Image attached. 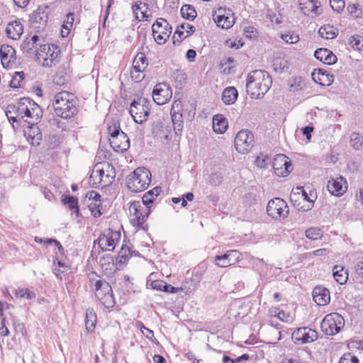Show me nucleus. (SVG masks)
I'll use <instances>...</instances> for the list:
<instances>
[{
    "label": "nucleus",
    "instance_id": "obj_51",
    "mask_svg": "<svg viewBox=\"0 0 363 363\" xmlns=\"http://www.w3.org/2000/svg\"><path fill=\"white\" fill-rule=\"evenodd\" d=\"M270 160L271 159L268 155L261 153L257 157L255 164L257 167L264 168L270 162Z\"/></svg>",
    "mask_w": 363,
    "mask_h": 363
},
{
    "label": "nucleus",
    "instance_id": "obj_15",
    "mask_svg": "<svg viewBox=\"0 0 363 363\" xmlns=\"http://www.w3.org/2000/svg\"><path fill=\"white\" fill-rule=\"evenodd\" d=\"M172 97L170 88L165 84H156L152 91V99L158 105L166 104Z\"/></svg>",
    "mask_w": 363,
    "mask_h": 363
},
{
    "label": "nucleus",
    "instance_id": "obj_30",
    "mask_svg": "<svg viewBox=\"0 0 363 363\" xmlns=\"http://www.w3.org/2000/svg\"><path fill=\"white\" fill-rule=\"evenodd\" d=\"M40 38L38 35H33L31 37H26L21 45V50L23 52L30 55L35 52L34 48L37 46V43L39 41Z\"/></svg>",
    "mask_w": 363,
    "mask_h": 363
},
{
    "label": "nucleus",
    "instance_id": "obj_38",
    "mask_svg": "<svg viewBox=\"0 0 363 363\" xmlns=\"http://www.w3.org/2000/svg\"><path fill=\"white\" fill-rule=\"evenodd\" d=\"M213 20L218 27L223 29H228L231 28L234 23L233 21H230L228 16H225L223 14L218 15L213 18Z\"/></svg>",
    "mask_w": 363,
    "mask_h": 363
},
{
    "label": "nucleus",
    "instance_id": "obj_24",
    "mask_svg": "<svg viewBox=\"0 0 363 363\" xmlns=\"http://www.w3.org/2000/svg\"><path fill=\"white\" fill-rule=\"evenodd\" d=\"M313 301L319 306H325L330 301L329 291L323 286H315L313 291Z\"/></svg>",
    "mask_w": 363,
    "mask_h": 363
},
{
    "label": "nucleus",
    "instance_id": "obj_45",
    "mask_svg": "<svg viewBox=\"0 0 363 363\" xmlns=\"http://www.w3.org/2000/svg\"><path fill=\"white\" fill-rule=\"evenodd\" d=\"M305 235L311 240H317L321 238L323 233L318 227H311L306 230Z\"/></svg>",
    "mask_w": 363,
    "mask_h": 363
},
{
    "label": "nucleus",
    "instance_id": "obj_22",
    "mask_svg": "<svg viewBox=\"0 0 363 363\" xmlns=\"http://www.w3.org/2000/svg\"><path fill=\"white\" fill-rule=\"evenodd\" d=\"M314 57L328 65H334L337 62L336 55L327 48H318L314 52Z\"/></svg>",
    "mask_w": 363,
    "mask_h": 363
},
{
    "label": "nucleus",
    "instance_id": "obj_53",
    "mask_svg": "<svg viewBox=\"0 0 363 363\" xmlns=\"http://www.w3.org/2000/svg\"><path fill=\"white\" fill-rule=\"evenodd\" d=\"M52 48V44H45L41 45L40 46V49L35 50V56L36 57L40 60V58H43L44 60L45 57L46 56V54L49 52L50 48Z\"/></svg>",
    "mask_w": 363,
    "mask_h": 363
},
{
    "label": "nucleus",
    "instance_id": "obj_27",
    "mask_svg": "<svg viewBox=\"0 0 363 363\" xmlns=\"http://www.w3.org/2000/svg\"><path fill=\"white\" fill-rule=\"evenodd\" d=\"M299 5L301 10L306 15L320 14L318 8L320 6V3L317 0H301Z\"/></svg>",
    "mask_w": 363,
    "mask_h": 363
},
{
    "label": "nucleus",
    "instance_id": "obj_62",
    "mask_svg": "<svg viewBox=\"0 0 363 363\" xmlns=\"http://www.w3.org/2000/svg\"><path fill=\"white\" fill-rule=\"evenodd\" d=\"M95 174H97V176L99 177V182H103V177L104 176V171L103 169L100 168V167L98 164H96L94 167V168L90 175V178H94L95 177Z\"/></svg>",
    "mask_w": 363,
    "mask_h": 363
},
{
    "label": "nucleus",
    "instance_id": "obj_48",
    "mask_svg": "<svg viewBox=\"0 0 363 363\" xmlns=\"http://www.w3.org/2000/svg\"><path fill=\"white\" fill-rule=\"evenodd\" d=\"M101 206V202L99 200H96V202H90L88 204V208L94 217L98 218L102 215Z\"/></svg>",
    "mask_w": 363,
    "mask_h": 363
},
{
    "label": "nucleus",
    "instance_id": "obj_40",
    "mask_svg": "<svg viewBox=\"0 0 363 363\" xmlns=\"http://www.w3.org/2000/svg\"><path fill=\"white\" fill-rule=\"evenodd\" d=\"M181 15L186 20L193 21L196 17V11L193 6L185 4L181 9Z\"/></svg>",
    "mask_w": 363,
    "mask_h": 363
},
{
    "label": "nucleus",
    "instance_id": "obj_7",
    "mask_svg": "<svg viewBox=\"0 0 363 363\" xmlns=\"http://www.w3.org/2000/svg\"><path fill=\"white\" fill-rule=\"evenodd\" d=\"M267 212L272 218L276 220H282L289 216V208L284 199L274 198L268 202Z\"/></svg>",
    "mask_w": 363,
    "mask_h": 363
},
{
    "label": "nucleus",
    "instance_id": "obj_44",
    "mask_svg": "<svg viewBox=\"0 0 363 363\" xmlns=\"http://www.w3.org/2000/svg\"><path fill=\"white\" fill-rule=\"evenodd\" d=\"M350 143L354 150H360L362 147L363 137L359 133L353 132L350 135Z\"/></svg>",
    "mask_w": 363,
    "mask_h": 363
},
{
    "label": "nucleus",
    "instance_id": "obj_55",
    "mask_svg": "<svg viewBox=\"0 0 363 363\" xmlns=\"http://www.w3.org/2000/svg\"><path fill=\"white\" fill-rule=\"evenodd\" d=\"M140 331L141 333L145 335V337L152 342L159 344L157 340L154 337V333L152 330L146 328L142 323H140Z\"/></svg>",
    "mask_w": 363,
    "mask_h": 363
},
{
    "label": "nucleus",
    "instance_id": "obj_28",
    "mask_svg": "<svg viewBox=\"0 0 363 363\" xmlns=\"http://www.w3.org/2000/svg\"><path fill=\"white\" fill-rule=\"evenodd\" d=\"M228 128L227 118L222 114H216L213 118V128L216 133H223Z\"/></svg>",
    "mask_w": 363,
    "mask_h": 363
},
{
    "label": "nucleus",
    "instance_id": "obj_18",
    "mask_svg": "<svg viewBox=\"0 0 363 363\" xmlns=\"http://www.w3.org/2000/svg\"><path fill=\"white\" fill-rule=\"evenodd\" d=\"M196 30L194 26L189 23H183L177 26L174 35L173 43L174 45L179 44L184 39L193 34Z\"/></svg>",
    "mask_w": 363,
    "mask_h": 363
},
{
    "label": "nucleus",
    "instance_id": "obj_31",
    "mask_svg": "<svg viewBox=\"0 0 363 363\" xmlns=\"http://www.w3.org/2000/svg\"><path fill=\"white\" fill-rule=\"evenodd\" d=\"M238 96L237 89L234 86H228L222 93V101L226 105H231L236 101Z\"/></svg>",
    "mask_w": 363,
    "mask_h": 363
},
{
    "label": "nucleus",
    "instance_id": "obj_54",
    "mask_svg": "<svg viewBox=\"0 0 363 363\" xmlns=\"http://www.w3.org/2000/svg\"><path fill=\"white\" fill-rule=\"evenodd\" d=\"M111 292H104V299L99 300L101 303L106 308L113 307L114 305V300Z\"/></svg>",
    "mask_w": 363,
    "mask_h": 363
},
{
    "label": "nucleus",
    "instance_id": "obj_9",
    "mask_svg": "<svg viewBox=\"0 0 363 363\" xmlns=\"http://www.w3.org/2000/svg\"><path fill=\"white\" fill-rule=\"evenodd\" d=\"M234 143L238 152L247 154L254 146V135L247 129L241 130L237 133Z\"/></svg>",
    "mask_w": 363,
    "mask_h": 363
},
{
    "label": "nucleus",
    "instance_id": "obj_23",
    "mask_svg": "<svg viewBox=\"0 0 363 363\" xmlns=\"http://www.w3.org/2000/svg\"><path fill=\"white\" fill-rule=\"evenodd\" d=\"M23 33V26L18 19L10 22L6 29L7 37L15 40L20 39Z\"/></svg>",
    "mask_w": 363,
    "mask_h": 363
},
{
    "label": "nucleus",
    "instance_id": "obj_56",
    "mask_svg": "<svg viewBox=\"0 0 363 363\" xmlns=\"http://www.w3.org/2000/svg\"><path fill=\"white\" fill-rule=\"evenodd\" d=\"M339 363H359V359L351 353L344 354L340 359Z\"/></svg>",
    "mask_w": 363,
    "mask_h": 363
},
{
    "label": "nucleus",
    "instance_id": "obj_32",
    "mask_svg": "<svg viewBox=\"0 0 363 363\" xmlns=\"http://www.w3.org/2000/svg\"><path fill=\"white\" fill-rule=\"evenodd\" d=\"M62 202L68 206L69 210L73 211V213L76 214L78 217L79 214V208L78 205V199L69 194H63L62 196Z\"/></svg>",
    "mask_w": 363,
    "mask_h": 363
},
{
    "label": "nucleus",
    "instance_id": "obj_4",
    "mask_svg": "<svg viewBox=\"0 0 363 363\" xmlns=\"http://www.w3.org/2000/svg\"><path fill=\"white\" fill-rule=\"evenodd\" d=\"M40 106L29 97L21 98L16 104H9L6 107V114L16 116L22 118L23 122L26 118H29L33 115V111Z\"/></svg>",
    "mask_w": 363,
    "mask_h": 363
},
{
    "label": "nucleus",
    "instance_id": "obj_34",
    "mask_svg": "<svg viewBox=\"0 0 363 363\" xmlns=\"http://www.w3.org/2000/svg\"><path fill=\"white\" fill-rule=\"evenodd\" d=\"M108 132L110 135L109 139H125V133L123 132L121 129L120 123L118 121L113 122L111 125L108 126Z\"/></svg>",
    "mask_w": 363,
    "mask_h": 363
},
{
    "label": "nucleus",
    "instance_id": "obj_39",
    "mask_svg": "<svg viewBox=\"0 0 363 363\" xmlns=\"http://www.w3.org/2000/svg\"><path fill=\"white\" fill-rule=\"evenodd\" d=\"M96 296L99 300H102L104 298L102 296H99V291H103L104 292H112L111 286L109 284L104 280H97L94 284Z\"/></svg>",
    "mask_w": 363,
    "mask_h": 363
},
{
    "label": "nucleus",
    "instance_id": "obj_57",
    "mask_svg": "<svg viewBox=\"0 0 363 363\" xmlns=\"http://www.w3.org/2000/svg\"><path fill=\"white\" fill-rule=\"evenodd\" d=\"M330 4L332 9L337 13H340L345 8L344 0H330Z\"/></svg>",
    "mask_w": 363,
    "mask_h": 363
},
{
    "label": "nucleus",
    "instance_id": "obj_43",
    "mask_svg": "<svg viewBox=\"0 0 363 363\" xmlns=\"http://www.w3.org/2000/svg\"><path fill=\"white\" fill-rule=\"evenodd\" d=\"M85 326L88 331H93L95 328L96 317L92 311L87 310L86 313Z\"/></svg>",
    "mask_w": 363,
    "mask_h": 363
},
{
    "label": "nucleus",
    "instance_id": "obj_64",
    "mask_svg": "<svg viewBox=\"0 0 363 363\" xmlns=\"http://www.w3.org/2000/svg\"><path fill=\"white\" fill-rule=\"evenodd\" d=\"M6 115L8 118L9 121L12 124V126L13 128H15V124L17 126H19L22 123L23 120L20 117L16 116L10 115L9 113L6 114Z\"/></svg>",
    "mask_w": 363,
    "mask_h": 363
},
{
    "label": "nucleus",
    "instance_id": "obj_58",
    "mask_svg": "<svg viewBox=\"0 0 363 363\" xmlns=\"http://www.w3.org/2000/svg\"><path fill=\"white\" fill-rule=\"evenodd\" d=\"M74 21V13H67L66 16V19L63 22L62 28L65 30H70L73 26Z\"/></svg>",
    "mask_w": 363,
    "mask_h": 363
},
{
    "label": "nucleus",
    "instance_id": "obj_1",
    "mask_svg": "<svg viewBox=\"0 0 363 363\" xmlns=\"http://www.w3.org/2000/svg\"><path fill=\"white\" fill-rule=\"evenodd\" d=\"M272 84V79L265 70L251 71L246 80V91L254 99H261L269 91Z\"/></svg>",
    "mask_w": 363,
    "mask_h": 363
},
{
    "label": "nucleus",
    "instance_id": "obj_49",
    "mask_svg": "<svg viewBox=\"0 0 363 363\" xmlns=\"http://www.w3.org/2000/svg\"><path fill=\"white\" fill-rule=\"evenodd\" d=\"M350 44L351 47L357 50L361 51L363 50V38L361 35H354L350 37Z\"/></svg>",
    "mask_w": 363,
    "mask_h": 363
},
{
    "label": "nucleus",
    "instance_id": "obj_11",
    "mask_svg": "<svg viewBox=\"0 0 363 363\" xmlns=\"http://www.w3.org/2000/svg\"><path fill=\"white\" fill-rule=\"evenodd\" d=\"M273 169L278 177H286L293 169L291 161L285 155H277L273 162Z\"/></svg>",
    "mask_w": 363,
    "mask_h": 363
},
{
    "label": "nucleus",
    "instance_id": "obj_41",
    "mask_svg": "<svg viewBox=\"0 0 363 363\" xmlns=\"http://www.w3.org/2000/svg\"><path fill=\"white\" fill-rule=\"evenodd\" d=\"M131 257L130 248L126 245H123L116 257V262L119 264L125 263Z\"/></svg>",
    "mask_w": 363,
    "mask_h": 363
},
{
    "label": "nucleus",
    "instance_id": "obj_19",
    "mask_svg": "<svg viewBox=\"0 0 363 363\" xmlns=\"http://www.w3.org/2000/svg\"><path fill=\"white\" fill-rule=\"evenodd\" d=\"M152 133L154 138L162 140H169L171 138L170 129L160 121L152 123Z\"/></svg>",
    "mask_w": 363,
    "mask_h": 363
},
{
    "label": "nucleus",
    "instance_id": "obj_42",
    "mask_svg": "<svg viewBox=\"0 0 363 363\" xmlns=\"http://www.w3.org/2000/svg\"><path fill=\"white\" fill-rule=\"evenodd\" d=\"M272 67L273 69L279 73H282L288 70L287 61L280 57H277L273 60Z\"/></svg>",
    "mask_w": 363,
    "mask_h": 363
},
{
    "label": "nucleus",
    "instance_id": "obj_61",
    "mask_svg": "<svg viewBox=\"0 0 363 363\" xmlns=\"http://www.w3.org/2000/svg\"><path fill=\"white\" fill-rule=\"evenodd\" d=\"M143 203L146 206V209H150L151 208L152 203L154 202L155 199L153 196H151L150 193H145L143 196Z\"/></svg>",
    "mask_w": 363,
    "mask_h": 363
},
{
    "label": "nucleus",
    "instance_id": "obj_17",
    "mask_svg": "<svg viewBox=\"0 0 363 363\" xmlns=\"http://www.w3.org/2000/svg\"><path fill=\"white\" fill-rule=\"evenodd\" d=\"M47 9L48 7L39 6L30 15V21L33 27L38 29H44L48 20Z\"/></svg>",
    "mask_w": 363,
    "mask_h": 363
},
{
    "label": "nucleus",
    "instance_id": "obj_12",
    "mask_svg": "<svg viewBox=\"0 0 363 363\" xmlns=\"http://www.w3.org/2000/svg\"><path fill=\"white\" fill-rule=\"evenodd\" d=\"M120 238L121 233L119 232L108 229L106 233L99 236V247L103 251H112L114 250L116 242Z\"/></svg>",
    "mask_w": 363,
    "mask_h": 363
},
{
    "label": "nucleus",
    "instance_id": "obj_33",
    "mask_svg": "<svg viewBox=\"0 0 363 363\" xmlns=\"http://www.w3.org/2000/svg\"><path fill=\"white\" fill-rule=\"evenodd\" d=\"M327 189L331 195L340 196L347 190V183H327Z\"/></svg>",
    "mask_w": 363,
    "mask_h": 363
},
{
    "label": "nucleus",
    "instance_id": "obj_36",
    "mask_svg": "<svg viewBox=\"0 0 363 363\" xmlns=\"http://www.w3.org/2000/svg\"><path fill=\"white\" fill-rule=\"evenodd\" d=\"M171 116L174 133L177 135H180L183 130L182 114L171 111Z\"/></svg>",
    "mask_w": 363,
    "mask_h": 363
},
{
    "label": "nucleus",
    "instance_id": "obj_52",
    "mask_svg": "<svg viewBox=\"0 0 363 363\" xmlns=\"http://www.w3.org/2000/svg\"><path fill=\"white\" fill-rule=\"evenodd\" d=\"M257 194L254 192H249L245 195L242 199V203L245 206H251L256 203Z\"/></svg>",
    "mask_w": 363,
    "mask_h": 363
},
{
    "label": "nucleus",
    "instance_id": "obj_2",
    "mask_svg": "<svg viewBox=\"0 0 363 363\" xmlns=\"http://www.w3.org/2000/svg\"><path fill=\"white\" fill-rule=\"evenodd\" d=\"M68 92H60L55 95L53 104L54 110L57 116L62 118H72L78 112V108L73 100L69 99Z\"/></svg>",
    "mask_w": 363,
    "mask_h": 363
},
{
    "label": "nucleus",
    "instance_id": "obj_35",
    "mask_svg": "<svg viewBox=\"0 0 363 363\" xmlns=\"http://www.w3.org/2000/svg\"><path fill=\"white\" fill-rule=\"evenodd\" d=\"M333 276L335 281L340 284H344L348 279V274L342 266L336 265L333 269Z\"/></svg>",
    "mask_w": 363,
    "mask_h": 363
},
{
    "label": "nucleus",
    "instance_id": "obj_21",
    "mask_svg": "<svg viewBox=\"0 0 363 363\" xmlns=\"http://www.w3.org/2000/svg\"><path fill=\"white\" fill-rule=\"evenodd\" d=\"M0 58L3 67H8L10 63L16 60V50L11 45H2L0 49Z\"/></svg>",
    "mask_w": 363,
    "mask_h": 363
},
{
    "label": "nucleus",
    "instance_id": "obj_50",
    "mask_svg": "<svg viewBox=\"0 0 363 363\" xmlns=\"http://www.w3.org/2000/svg\"><path fill=\"white\" fill-rule=\"evenodd\" d=\"M172 77L177 83L176 86L180 87L184 84L187 78L186 73L182 70H177L175 72H174Z\"/></svg>",
    "mask_w": 363,
    "mask_h": 363
},
{
    "label": "nucleus",
    "instance_id": "obj_25",
    "mask_svg": "<svg viewBox=\"0 0 363 363\" xmlns=\"http://www.w3.org/2000/svg\"><path fill=\"white\" fill-rule=\"evenodd\" d=\"M60 49L58 46L52 44V48H50L49 52L46 54L43 62V66L47 67H52L57 65L60 61Z\"/></svg>",
    "mask_w": 363,
    "mask_h": 363
},
{
    "label": "nucleus",
    "instance_id": "obj_3",
    "mask_svg": "<svg viewBox=\"0 0 363 363\" xmlns=\"http://www.w3.org/2000/svg\"><path fill=\"white\" fill-rule=\"evenodd\" d=\"M317 198L315 189H309V193L303 186L297 187L290 195V200L294 206L302 211H308L313 207L314 201Z\"/></svg>",
    "mask_w": 363,
    "mask_h": 363
},
{
    "label": "nucleus",
    "instance_id": "obj_47",
    "mask_svg": "<svg viewBox=\"0 0 363 363\" xmlns=\"http://www.w3.org/2000/svg\"><path fill=\"white\" fill-rule=\"evenodd\" d=\"M289 89L291 91H298L303 89V80L301 77H294L289 81Z\"/></svg>",
    "mask_w": 363,
    "mask_h": 363
},
{
    "label": "nucleus",
    "instance_id": "obj_10",
    "mask_svg": "<svg viewBox=\"0 0 363 363\" xmlns=\"http://www.w3.org/2000/svg\"><path fill=\"white\" fill-rule=\"evenodd\" d=\"M130 211L134 216L130 220L133 225L144 228L143 225L148 218L150 209H145V211H143V206L140 202L139 201H133L130 203Z\"/></svg>",
    "mask_w": 363,
    "mask_h": 363
},
{
    "label": "nucleus",
    "instance_id": "obj_20",
    "mask_svg": "<svg viewBox=\"0 0 363 363\" xmlns=\"http://www.w3.org/2000/svg\"><path fill=\"white\" fill-rule=\"evenodd\" d=\"M132 11L136 20L148 21V18L152 16L151 13H148V5L146 3L140 1L135 2L132 6Z\"/></svg>",
    "mask_w": 363,
    "mask_h": 363
},
{
    "label": "nucleus",
    "instance_id": "obj_6",
    "mask_svg": "<svg viewBox=\"0 0 363 363\" xmlns=\"http://www.w3.org/2000/svg\"><path fill=\"white\" fill-rule=\"evenodd\" d=\"M43 110L41 107L33 111V115L29 118H26L24 123L27 124V127L24 129V135L27 137L28 140H31L33 144L34 140H36L39 144V140L42 139V134L38 126V123L43 117Z\"/></svg>",
    "mask_w": 363,
    "mask_h": 363
},
{
    "label": "nucleus",
    "instance_id": "obj_16",
    "mask_svg": "<svg viewBox=\"0 0 363 363\" xmlns=\"http://www.w3.org/2000/svg\"><path fill=\"white\" fill-rule=\"evenodd\" d=\"M294 342L296 344L312 342L317 340L318 333L315 330L308 328H300L293 333Z\"/></svg>",
    "mask_w": 363,
    "mask_h": 363
},
{
    "label": "nucleus",
    "instance_id": "obj_37",
    "mask_svg": "<svg viewBox=\"0 0 363 363\" xmlns=\"http://www.w3.org/2000/svg\"><path fill=\"white\" fill-rule=\"evenodd\" d=\"M337 30L330 25H324L318 30L320 36L325 39H333L337 37Z\"/></svg>",
    "mask_w": 363,
    "mask_h": 363
},
{
    "label": "nucleus",
    "instance_id": "obj_63",
    "mask_svg": "<svg viewBox=\"0 0 363 363\" xmlns=\"http://www.w3.org/2000/svg\"><path fill=\"white\" fill-rule=\"evenodd\" d=\"M150 286L152 289H155L157 291H164V287L166 286V282L162 280H155L152 281Z\"/></svg>",
    "mask_w": 363,
    "mask_h": 363
},
{
    "label": "nucleus",
    "instance_id": "obj_8",
    "mask_svg": "<svg viewBox=\"0 0 363 363\" xmlns=\"http://www.w3.org/2000/svg\"><path fill=\"white\" fill-rule=\"evenodd\" d=\"M345 321L342 315L337 313H332L325 316L321 322L320 328L326 335H334L340 332L344 326Z\"/></svg>",
    "mask_w": 363,
    "mask_h": 363
},
{
    "label": "nucleus",
    "instance_id": "obj_59",
    "mask_svg": "<svg viewBox=\"0 0 363 363\" xmlns=\"http://www.w3.org/2000/svg\"><path fill=\"white\" fill-rule=\"evenodd\" d=\"M133 61L135 63L140 65L143 68H147L148 65L147 58L143 52L138 53Z\"/></svg>",
    "mask_w": 363,
    "mask_h": 363
},
{
    "label": "nucleus",
    "instance_id": "obj_14",
    "mask_svg": "<svg viewBox=\"0 0 363 363\" xmlns=\"http://www.w3.org/2000/svg\"><path fill=\"white\" fill-rule=\"evenodd\" d=\"M241 253L236 250H229L222 255H217L215 257L216 264L220 267H226L233 265L240 262Z\"/></svg>",
    "mask_w": 363,
    "mask_h": 363
},
{
    "label": "nucleus",
    "instance_id": "obj_46",
    "mask_svg": "<svg viewBox=\"0 0 363 363\" xmlns=\"http://www.w3.org/2000/svg\"><path fill=\"white\" fill-rule=\"evenodd\" d=\"M24 79L23 72H15L10 82V86L13 89H18L21 86V83Z\"/></svg>",
    "mask_w": 363,
    "mask_h": 363
},
{
    "label": "nucleus",
    "instance_id": "obj_13",
    "mask_svg": "<svg viewBox=\"0 0 363 363\" xmlns=\"http://www.w3.org/2000/svg\"><path fill=\"white\" fill-rule=\"evenodd\" d=\"M171 25L163 18H159L152 26V33H160V38H158V44L163 45L166 43L172 33Z\"/></svg>",
    "mask_w": 363,
    "mask_h": 363
},
{
    "label": "nucleus",
    "instance_id": "obj_5",
    "mask_svg": "<svg viewBox=\"0 0 363 363\" xmlns=\"http://www.w3.org/2000/svg\"><path fill=\"white\" fill-rule=\"evenodd\" d=\"M150 109V101L140 96L131 102L129 113L135 123L142 124L147 120Z\"/></svg>",
    "mask_w": 363,
    "mask_h": 363
},
{
    "label": "nucleus",
    "instance_id": "obj_26",
    "mask_svg": "<svg viewBox=\"0 0 363 363\" xmlns=\"http://www.w3.org/2000/svg\"><path fill=\"white\" fill-rule=\"evenodd\" d=\"M152 174L150 171L144 167L136 168L128 177L127 182H151Z\"/></svg>",
    "mask_w": 363,
    "mask_h": 363
},
{
    "label": "nucleus",
    "instance_id": "obj_60",
    "mask_svg": "<svg viewBox=\"0 0 363 363\" xmlns=\"http://www.w3.org/2000/svg\"><path fill=\"white\" fill-rule=\"evenodd\" d=\"M320 75H321L322 77L325 76L328 77L329 76V74H328V72L326 71H324L322 69H315L314 72H313L312 78H313V81L320 84H323V83L321 82L322 79H321V78L319 77Z\"/></svg>",
    "mask_w": 363,
    "mask_h": 363
},
{
    "label": "nucleus",
    "instance_id": "obj_29",
    "mask_svg": "<svg viewBox=\"0 0 363 363\" xmlns=\"http://www.w3.org/2000/svg\"><path fill=\"white\" fill-rule=\"evenodd\" d=\"M125 139L121 140L118 138L109 139L110 145L113 150L118 152H124L130 147V140L127 135L125 133Z\"/></svg>",
    "mask_w": 363,
    "mask_h": 363
}]
</instances>
